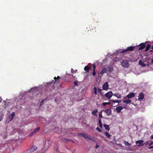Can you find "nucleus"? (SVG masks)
<instances>
[{
    "instance_id": "f257e3e1",
    "label": "nucleus",
    "mask_w": 153,
    "mask_h": 153,
    "mask_svg": "<svg viewBox=\"0 0 153 153\" xmlns=\"http://www.w3.org/2000/svg\"><path fill=\"white\" fill-rule=\"evenodd\" d=\"M51 145V143L48 141H47L45 142V145H44V151H43V149H42L41 150V152L42 153H44L48 149Z\"/></svg>"
},
{
    "instance_id": "f03ea898",
    "label": "nucleus",
    "mask_w": 153,
    "mask_h": 153,
    "mask_svg": "<svg viewBox=\"0 0 153 153\" xmlns=\"http://www.w3.org/2000/svg\"><path fill=\"white\" fill-rule=\"evenodd\" d=\"M134 49H136V46H131L129 47H128L126 49H124L121 52L122 53H124L125 52H128L129 51H134Z\"/></svg>"
},
{
    "instance_id": "7ed1b4c3",
    "label": "nucleus",
    "mask_w": 153,
    "mask_h": 153,
    "mask_svg": "<svg viewBox=\"0 0 153 153\" xmlns=\"http://www.w3.org/2000/svg\"><path fill=\"white\" fill-rule=\"evenodd\" d=\"M121 65L124 68H128L129 65V64L128 61L123 60L121 63Z\"/></svg>"
},
{
    "instance_id": "20e7f679",
    "label": "nucleus",
    "mask_w": 153,
    "mask_h": 153,
    "mask_svg": "<svg viewBox=\"0 0 153 153\" xmlns=\"http://www.w3.org/2000/svg\"><path fill=\"white\" fill-rule=\"evenodd\" d=\"M136 46V49L140 50L146 47V45L144 43H142L139 45H138Z\"/></svg>"
},
{
    "instance_id": "39448f33",
    "label": "nucleus",
    "mask_w": 153,
    "mask_h": 153,
    "mask_svg": "<svg viewBox=\"0 0 153 153\" xmlns=\"http://www.w3.org/2000/svg\"><path fill=\"white\" fill-rule=\"evenodd\" d=\"M113 95V94L111 91L108 92L105 95V97L108 99H110Z\"/></svg>"
},
{
    "instance_id": "423d86ee",
    "label": "nucleus",
    "mask_w": 153,
    "mask_h": 153,
    "mask_svg": "<svg viewBox=\"0 0 153 153\" xmlns=\"http://www.w3.org/2000/svg\"><path fill=\"white\" fill-rule=\"evenodd\" d=\"M143 142V140H138L136 142V144L137 146H144Z\"/></svg>"
},
{
    "instance_id": "0eeeda50",
    "label": "nucleus",
    "mask_w": 153,
    "mask_h": 153,
    "mask_svg": "<svg viewBox=\"0 0 153 153\" xmlns=\"http://www.w3.org/2000/svg\"><path fill=\"white\" fill-rule=\"evenodd\" d=\"M37 149V147L33 145L29 150H28L27 151H28V153L30 152V153H32L34 151L36 150Z\"/></svg>"
},
{
    "instance_id": "6e6552de",
    "label": "nucleus",
    "mask_w": 153,
    "mask_h": 153,
    "mask_svg": "<svg viewBox=\"0 0 153 153\" xmlns=\"http://www.w3.org/2000/svg\"><path fill=\"white\" fill-rule=\"evenodd\" d=\"M104 111L108 116H109L111 114V108L105 109L104 110Z\"/></svg>"
},
{
    "instance_id": "1a4fd4ad",
    "label": "nucleus",
    "mask_w": 153,
    "mask_h": 153,
    "mask_svg": "<svg viewBox=\"0 0 153 153\" xmlns=\"http://www.w3.org/2000/svg\"><path fill=\"white\" fill-rule=\"evenodd\" d=\"M103 89L107 90L108 88V85L107 82H105L102 86Z\"/></svg>"
},
{
    "instance_id": "9d476101",
    "label": "nucleus",
    "mask_w": 153,
    "mask_h": 153,
    "mask_svg": "<svg viewBox=\"0 0 153 153\" xmlns=\"http://www.w3.org/2000/svg\"><path fill=\"white\" fill-rule=\"evenodd\" d=\"M78 135L79 136H82L85 139H86L87 138L88 136V135L87 134L85 133H78Z\"/></svg>"
},
{
    "instance_id": "9b49d317",
    "label": "nucleus",
    "mask_w": 153,
    "mask_h": 153,
    "mask_svg": "<svg viewBox=\"0 0 153 153\" xmlns=\"http://www.w3.org/2000/svg\"><path fill=\"white\" fill-rule=\"evenodd\" d=\"M40 129L39 127H38L36 129H35L33 132H32L30 135V136H32L33 135L35 134L37 132H38Z\"/></svg>"
},
{
    "instance_id": "f8f14e48",
    "label": "nucleus",
    "mask_w": 153,
    "mask_h": 153,
    "mask_svg": "<svg viewBox=\"0 0 153 153\" xmlns=\"http://www.w3.org/2000/svg\"><path fill=\"white\" fill-rule=\"evenodd\" d=\"M135 96L133 92H131L126 96L128 99H130Z\"/></svg>"
},
{
    "instance_id": "ddd939ff",
    "label": "nucleus",
    "mask_w": 153,
    "mask_h": 153,
    "mask_svg": "<svg viewBox=\"0 0 153 153\" xmlns=\"http://www.w3.org/2000/svg\"><path fill=\"white\" fill-rule=\"evenodd\" d=\"M123 108V107L121 106H118L116 108L117 113H120L121 111Z\"/></svg>"
},
{
    "instance_id": "4468645a",
    "label": "nucleus",
    "mask_w": 153,
    "mask_h": 153,
    "mask_svg": "<svg viewBox=\"0 0 153 153\" xmlns=\"http://www.w3.org/2000/svg\"><path fill=\"white\" fill-rule=\"evenodd\" d=\"M144 97V95L143 93H141L140 94L138 98V99L139 100H142Z\"/></svg>"
},
{
    "instance_id": "2eb2a0df",
    "label": "nucleus",
    "mask_w": 153,
    "mask_h": 153,
    "mask_svg": "<svg viewBox=\"0 0 153 153\" xmlns=\"http://www.w3.org/2000/svg\"><path fill=\"white\" fill-rule=\"evenodd\" d=\"M113 71L114 69L113 67H109L108 68L107 72H109L110 73H111Z\"/></svg>"
},
{
    "instance_id": "dca6fc26",
    "label": "nucleus",
    "mask_w": 153,
    "mask_h": 153,
    "mask_svg": "<svg viewBox=\"0 0 153 153\" xmlns=\"http://www.w3.org/2000/svg\"><path fill=\"white\" fill-rule=\"evenodd\" d=\"M113 95L116 97L117 99L120 98L121 97V95L117 93H115L113 94Z\"/></svg>"
},
{
    "instance_id": "f3484780",
    "label": "nucleus",
    "mask_w": 153,
    "mask_h": 153,
    "mask_svg": "<svg viewBox=\"0 0 153 153\" xmlns=\"http://www.w3.org/2000/svg\"><path fill=\"white\" fill-rule=\"evenodd\" d=\"M110 101L111 102H113L114 103H120L121 102V100H110Z\"/></svg>"
},
{
    "instance_id": "a211bd4d",
    "label": "nucleus",
    "mask_w": 153,
    "mask_h": 153,
    "mask_svg": "<svg viewBox=\"0 0 153 153\" xmlns=\"http://www.w3.org/2000/svg\"><path fill=\"white\" fill-rule=\"evenodd\" d=\"M98 111L97 109H95V110L93 111L92 112V114L94 115L97 116V113L98 112Z\"/></svg>"
},
{
    "instance_id": "6ab92c4d",
    "label": "nucleus",
    "mask_w": 153,
    "mask_h": 153,
    "mask_svg": "<svg viewBox=\"0 0 153 153\" xmlns=\"http://www.w3.org/2000/svg\"><path fill=\"white\" fill-rule=\"evenodd\" d=\"M131 102V100L128 99L127 100H125L123 101V102L126 104H128Z\"/></svg>"
},
{
    "instance_id": "aec40b11",
    "label": "nucleus",
    "mask_w": 153,
    "mask_h": 153,
    "mask_svg": "<svg viewBox=\"0 0 153 153\" xmlns=\"http://www.w3.org/2000/svg\"><path fill=\"white\" fill-rule=\"evenodd\" d=\"M139 63L140 65H141L143 67H145L146 66V64L144 63L141 60H140L139 61Z\"/></svg>"
},
{
    "instance_id": "412c9836",
    "label": "nucleus",
    "mask_w": 153,
    "mask_h": 153,
    "mask_svg": "<svg viewBox=\"0 0 153 153\" xmlns=\"http://www.w3.org/2000/svg\"><path fill=\"white\" fill-rule=\"evenodd\" d=\"M4 102V105L3 106V107L4 108H5L7 107L8 106V103L6 101H3V103Z\"/></svg>"
},
{
    "instance_id": "4be33fe9",
    "label": "nucleus",
    "mask_w": 153,
    "mask_h": 153,
    "mask_svg": "<svg viewBox=\"0 0 153 153\" xmlns=\"http://www.w3.org/2000/svg\"><path fill=\"white\" fill-rule=\"evenodd\" d=\"M107 69L106 68H103V69L102 70L100 74H104L105 73V72L106 71Z\"/></svg>"
},
{
    "instance_id": "5701e85b",
    "label": "nucleus",
    "mask_w": 153,
    "mask_h": 153,
    "mask_svg": "<svg viewBox=\"0 0 153 153\" xmlns=\"http://www.w3.org/2000/svg\"><path fill=\"white\" fill-rule=\"evenodd\" d=\"M104 126L105 128L107 130L109 131L110 130V128L108 125L106 124H104Z\"/></svg>"
},
{
    "instance_id": "b1692460",
    "label": "nucleus",
    "mask_w": 153,
    "mask_h": 153,
    "mask_svg": "<svg viewBox=\"0 0 153 153\" xmlns=\"http://www.w3.org/2000/svg\"><path fill=\"white\" fill-rule=\"evenodd\" d=\"M90 69V68L89 67L87 66H86L84 68V70L85 71H87V72H88V71Z\"/></svg>"
},
{
    "instance_id": "393cba45",
    "label": "nucleus",
    "mask_w": 153,
    "mask_h": 153,
    "mask_svg": "<svg viewBox=\"0 0 153 153\" xmlns=\"http://www.w3.org/2000/svg\"><path fill=\"white\" fill-rule=\"evenodd\" d=\"M86 139H87L89 140H91L93 141H94L95 140V138L94 137H90V136H89L88 135V136L87 138Z\"/></svg>"
},
{
    "instance_id": "a878e982",
    "label": "nucleus",
    "mask_w": 153,
    "mask_h": 153,
    "mask_svg": "<svg viewBox=\"0 0 153 153\" xmlns=\"http://www.w3.org/2000/svg\"><path fill=\"white\" fill-rule=\"evenodd\" d=\"M151 45H148L146 47L145 50V51H147L149 50L150 48L151 47Z\"/></svg>"
},
{
    "instance_id": "bb28decb",
    "label": "nucleus",
    "mask_w": 153,
    "mask_h": 153,
    "mask_svg": "<svg viewBox=\"0 0 153 153\" xmlns=\"http://www.w3.org/2000/svg\"><path fill=\"white\" fill-rule=\"evenodd\" d=\"M105 134L107 138H108L111 136V135L108 131L105 132Z\"/></svg>"
},
{
    "instance_id": "cd10ccee",
    "label": "nucleus",
    "mask_w": 153,
    "mask_h": 153,
    "mask_svg": "<svg viewBox=\"0 0 153 153\" xmlns=\"http://www.w3.org/2000/svg\"><path fill=\"white\" fill-rule=\"evenodd\" d=\"M62 141L67 143L71 141V140L66 138H64L62 139Z\"/></svg>"
},
{
    "instance_id": "c85d7f7f",
    "label": "nucleus",
    "mask_w": 153,
    "mask_h": 153,
    "mask_svg": "<svg viewBox=\"0 0 153 153\" xmlns=\"http://www.w3.org/2000/svg\"><path fill=\"white\" fill-rule=\"evenodd\" d=\"M60 79V77H59V76H58L57 77H54V79L55 80L54 81V83H55V82H57V79Z\"/></svg>"
},
{
    "instance_id": "c756f323",
    "label": "nucleus",
    "mask_w": 153,
    "mask_h": 153,
    "mask_svg": "<svg viewBox=\"0 0 153 153\" xmlns=\"http://www.w3.org/2000/svg\"><path fill=\"white\" fill-rule=\"evenodd\" d=\"M98 121L99 122V124L100 127V128H102V121L100 119H98Z\"/></svg>"
},
{
    "instance_id": "7c9ffc66",
    "label": "nucleus",
    "mask_w": 153,
    "mask_h": 153,
    "mask_svg": "<svg viewBox=\"0 0 153 153\" xmlns=\"http://www.w3.org/2000/svg\"><path fill=\"white\" fill-rule=\"evenodd\" d=\"M124 143L125 145L126 146H130L131 145L130 143H129L128 142L125 141H124Z\"/></svg>"
},
{
    "instance_id": "2f4dec72",
    "label": "nucleus",
    "mask_w": 153,
    "mask_h": 153,
    "mask_svg": "<svg viewBox=\"0 0 153 153\" xmlns=\"http://www.w3.org/2000/svg\"><path fill=\"white\" fill-rule=\"evenodd\" d=\"M54 81H53L52 82H48L47 84V86H49V85H51L52 84H53V83H54Z\"/></svg>"
},
{
    "instance_id": "473e14b6",
    "label": "nucleus",
    "mask_w": 153,
    "mask_h": 153,
    "mask_svg": "<svg viewBox=\"0 0 153 153\" xmlns=\"http://www.w3.org/2000/svg\"><path fill=\"white\" fill-rule=\"evenodd\" d=\"M47 97L45 100H42L40 102V106H41L42 105H43V103H44V101H45V100H46V99H47Z\"/></svg>"
},
{
    "instance_id": "72a5a7b5",
    "label": "nucleus",
    "mask_w": 153,
    "mask_h": 153,
    "mask_svg": "<svg viewBox=\"0 0 153 153\" xmlns=\"http://www.w3.org/2000/svg\"><path fill=\"white\" fill-rule=\"evenodd\" d=\"M99 117L100 118H101L103 117V116L102 115V111H101L99 112Z\"/></svg>"
},
{
    "instance_id": "f704fd0d",
    "label": "nucleus",
    "mask_w": 153,
    "mask_h": 153,
    "mask_svg": "<svg viewBox=\"0 0 153 153\" xmlns=\"http://www.w3.org/2000/svg\"><path fill=\"white\" fill-rule=\"evenodd\" d=\"M93 90L94 91V92L95 94H97V88L96 87H94V88Z\"/></svg>"
},
{
    "instance_id": "c9c22d12",
    "label": "nucleus",
    "mask_w": 153,
    "mask_h": 153,
    "mask_svg": "<svg viewBox=\"0 0 153 153\" xmlns=\"http://www.w3.org/2000/svg\"><path fill=\"white\" fill-rule=\"evenodd\" d=\"M111 104V103L110 102H104L102 104L104 106H105L106 105H109Z\"/></svg>"
},
{
    "instance_id": "e433bc0d",
    "label": "nucleus",
    "mask_w": 153,
    "mask_h": 153,
    "mask_svg": "<svg viewBox=\"0 0 153 153\" xmlns=\"http://www.w3.org/2000/svg\"><path fill=\"white\" fill-rule=\"evenodd\" d=\"M150 142H151V141H146V142H145V143H143L144 145H148V144H149V143Z\"/></svg>"
},
{
    "instance_id": "4c0bfd02",
    "label": "nucleus",
    "mask_w": 153,
    "mask_h": 153,
    "mask_svg": "<svg viewBox=\"0 0 153 153\" xmlns=\"http://www.w3.org/2000/svg\"><path fill=\"white\" fill-rule=\"evenodd\" d=\"M97 90H98V91L100 93V94H102V91H102V90L100 89V88H98Z\"/></svg>"
},
{
    "instance_id": "58836bf2",
    "label": "nucleus",
    "mask_w": 153,
    "mask_h": 153,
    "mask_svg": "<svg viewBox=\"0 0 153 153\" xmlns=\"http://www.w3.org/2000/svg\"><path fill=\"white\" fill-rule=\"evenodd\" d=\"M15 116V114H14V113H13L12 114H11V116H12V119H11V121L12 120H13V118H14V116Z\"/></svg>"
},
{
    "instance_id": "ea45409f",
    "label": "nucleus",
    "mask_w": 153,
    "mask_h": 153,
    "mask_svg": "<svg viewBox=\"0 0 153 153\" xmlns=\"http://www.w3.org/2000/svg\"><path fill=\"white\" fill-rule=\"evenodd\" d=\"M92 65H93V70H95V68H96V65L94 64H92Z\"/></svg>"
},
{
    "instance_id": "a19ab883",
    "label": "nucleus",
    "mask_w": 153,
    "mask_h": 153,
    "mask_svg": "<svg viewBox=\"0 0 153 153\" xmlns=\"http://www.w3.org/2000/svg\"><path fill=\"white\" fill-rule=\"evenodd\" d=\"M74 83V84L75 86H77L78 85V84L77 81H74L73 82Z\"/></svg>"
},
{
    "instance_id": "79ce46f5",
    "label": "nucleus",
    "mask_w": 153,
    "mask_h": 153,
    "mask_svg": "<svg viewBox=\"0 0 153 153\" xmlns=\"http://www.w3.org/2000/svg\"><path fill=\"white\" fill-rule=\"evenodd\" d=\"M96 129L98 130L99 132H101V130L100 129V128L99 127H97L96 128Z\"/></svg>"
},
{
    "instance_id": "37998d69",
    "label": "nucleus",
    "mask_w": 153,
    "mask_h": 153,
    "mask_svg": "<svg viewBox=\"0 0 153 153\" xmlns=\"http://www.w3.org/2000/svg\"><path fill=\"white\" fill-rule=\"evenodd\" d=\"M96 74V73L95 72V70H93V73H92V75L93 76H95V75Z\"/></svg>"
},
{
    "instance_id": "c03bdc74",
    "label": "nucleus",
    "mask_w": 153,
    "mask_h": 153,
    "mask_svg": "<svg viewBox=\"0 0 153 153\" xmlns=\"http://www.w3.org/2000/svg\"><path fill=\"white\" fill-rule=\"evenodd\" d=\"M150 142V143H149V146H151V145H152L153 144V142H151V141Z\"/></svg>"
},
{
    "instance_id": "a18cd8bd",
    "label": "nucleus",
    "mask_w": 153,
    "mask_h": 153,
    "mask_svg": "<svg viewBox=\"0 0 153 153\" xmlns=\"http://www.w3.org/2000/svg\"><path fill=\"white\" fill-rule=\"evenodd\" d=\"M71 72L73 74L74 73V70L73 69V68H71Z\"/></svg>"
},
{
    "instance_id": "49530a36",
    "label": "nucleus",
    "mask_w": 153,
    "mask_h": 153,
    "mask_svg": "<svg viewBox=\"0 0 153 153\" xmlns=\"http://www.w3.org/2000/svg\"><path fill=\"white\" fill-rule=\"evenodd\" d=\"M95 13H96L94 12H93V13H92V16H94L95 15Z\"/></svg>"
},
{
    "instance_id": "de8ad7c7",
    "label": "nucleus",
    "mask_w": 153,
    "mask_h": 153,
    "mask_svg": "<svg viewBox=\"0 0 153 153\" xmlns=\"http://www.w3.org/2000/svg\"><path fill=\"white\" fill-rule=\"evenodd\" d=\"M99 146L98 145H96V146H95V148L96 149H97L98 148H99Z\"/></svg>"
},
{
    "instance_id": "09e8293b",
    "label": "nucleus",
    "mask_w": 153,
    "mask_h": 153,
    "mask_svg": "<svg viewBox=\"0 0 153 153\" xmlns=\"http://www.w3.org/2000/svg\"><path fill=\"white\" fill-rule=\"evenodd\" d=\"M149 149H153V146L150 147H149Z\"/></svg>"
},
{
    "instance_id": "8fccbe9b",
    "label": "nucleus",
    "mask_w": 153,
    "mask_h": 153,
    "mask_svg": "<svg viewBox=\"0 0 153 153\" xmlns=\"http://www.w3.org/2000/svg\"><path fill=\"white\" fill-rule=\"evenodd\" d=\"M124 107H123V108H125V109L127 108V105H124Z\"/></svg>"
},
{
    "instance_id": "3c124183",
    "label": "nucleus",
    "mask_w": 153,
    "mask_h": 153,
    "mask_svg": "<svg viewBox=\"0 0 153 153\" xmlns=\"http://www.w3.org/2000/svg\"><path fill=\"white\" fill-rule=\"evenodd\" d=\"M151 138L152 139H153V134L151 136Z\"/></svg>"
},
{
    "instance_id": "603ef678",
    "label": "nucleus",
    "mask_w": 153,
    "mask_h": 153,
    "mask_svg": "<svg viewBox=\"0 0 153 153\" xmlns=\"http://www.w3.org/2000/svg\"><path fill=\"white\" fill-rule=\"evenodd\" d=\"M127 97H126H126H124L123 98V99L124 100H126V98H127Z\"/></svg>"
},
{
    "instance_id": "864d4df0",
    "label": "nucleus",
    "mask_w": 153,
    "mask_h": 153,
    "mask_svg": "<svg viewBox=\"0 0 153 153\" xmlns=\"http://www.w3.org/2000/svg\"><path fill=\"white\" fill-rule=\"evenodd\" d=\"M151 63L153 64V59H152V62H151Z\"/></svg>"
},
{
    "instance_id": "5fc2aeb1",
    "label": "nucleus",
    "mask_w": 153,
    "mask_h": 153,
    "mask_svg": "<svg viewBox=\"0 0 153 153\" xmlns=\"http://www.w3.org/2000/svg\"><path fill=\"white\" fill-rule=\"evenodd\" d=\"M149 52H153V50H150L149 51Z\"/></svg>"
},
{
    "instance_id": "6e6d98bb",
    "label": "nucleus",
    "mask_w": 153,
    "mask_h": 153,
    "mask_svg": "<svg viewBox=\"0 0 153 153\" xmlns=\"http://www.w3.org/2000/svg\"><path fill=\"white\" fill-rule=\"evenodd\" d=\"M152 48L153 49V45L152 46Z\"/></svg>"
},
{
    "instance_id": "4d7b16f0",
    "label": "nucleus",
    "mask_w": 153,
    "mask_h": 153,
    "mask_svg": "<svg viewBox=\"0 0 153 153\" xmlns=\"http://www.w3.org/2000/svg\"><path fill=\"white\" fill-rule=\"evenodd\" d=\"M71 141H72V142L73 143H74V142L73 141H72V140H71Z\"/></svg>"
},
{
    "instance_id": "13d9d810",
    "label": "nucleus",
    "mask_w": 153,
    "mask_h": 153,
    "mask_svg": "<svg viewBox=\"0 0 153 153\" xmlns=\"http://www.w3.org/2000/svg\"><path fill=\"white\" fill-rule=\"evenodd\" d=\"M2 99H1V100H0V102H1V101H2Z\"/></svg>"
},
{
    "instance_id": "bf43d9fd",
    "label": "nucleus",
    "mask_w": 153,
    "mask_h": 153,
    "mask_svg": "<svg viewBox=\"0 0 153 153\" xmlns=\"http://www.w3.org/2000/svg\"><path fill=\"white\" fill-rule=\"evenodd\" d=\"M58 153H62V152H59V153L58 152Z\"/></svg>"
}]
</instances>
